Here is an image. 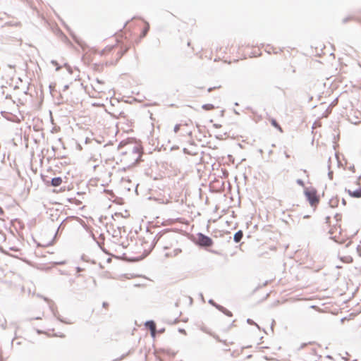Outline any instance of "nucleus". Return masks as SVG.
I'll use <instances>...</instances> for the list:
<instances>
[{
	"label": "nucleus",
	"instance_id": "1",
	"mask_svg": "<svg viewBox=\"0 0 361 361\" xmlns=\"http://www.w3.org/2000/svg\"><path fill=\"white\" fill-rule=\"evenodd\" d=\"M116 44L111 45H107L104 49L102 50H97L94 49H90L89 51L91 54L97 55L99 54L101 56H108L109 55L113 54L116 51H117V57L120 58L122 56V53H120L121 51V47H118V44L121 42L119 39V35H116L115 37Z\"/></svg>",
	"mask_w": 361,
	"mask_h": 361
},
{
	"label": "nucleus",
	"instance_id": "2",
	"mask_svg": "<svg viewBox=\"0 0 361 361\" xmlns=\"http://www.w3.org/2000/svg\"><path fill=\"white\" fill-rule=\"evenodd\" d=\"M329 234L331 239L340 244L345 243L348 240L347 234L341 229L340 224L331 228Z\"/></svg>",
	"mask_w": 361,
	"mask_h": 361
},
{
	"label": "nucleus",
	"instance_id": "3",
	"mask_svg": "<svg viewBox=\"0 0 361 361\" xmlns=\"http://www.w3.org/2000/svg\"><path fill=\"white\" fill-rule=\"evenodd\" d=\"M304 194L305 195V197L308 200L310 204L312 207L316 208L320 201L319 196L317 194V191L314 188H309L305 190Z\"/></svg>",
	"mask_w": 361,
	"mask_h": 361
},
{
	"label": "nucleus",
	"instance_id": "4",
	"mask_svg": "<svg viewBox=\"0 0 361 361\" xmlns=\"http://www.w3.org/2000/svg\"><path fill=\"white\" fill-rule=\"evenodd\" d=\"M192 126L187 123L178 124L174 127V132L178 137H185L191 135Z\"/></svg>",
	"mask_w": 361,
	"mask_h": 361
},
{
	"label": "nucleus",
	"instance_id": "5",
	"mask_svg": "<svg viewBox=\"0 0 361 361\" xmlns=\"http://www.w3.org/2000/svg\"><path fill=\"white\" fill-rule=\"evenodd\" d=\"M346 190L352 197H361V185L357 181H354L349 184Z\"/></svg>",
	"mask_w": 361,
	"mask_h": 361
},
{
	"label": "nucleus",
	"instance_id": "6",
	"mask_svg": "<svg viewBox=\"0 0 361 361\" xmlns=\"http://www.w3.org/2000/svg\"><path fill=\"white\" fill-rule=\"evenodd\" d=\"M197 243L203 247H210L213 245V241L209 237L202 234H197Z\"/></svg>",
	"mask_w": 361,
	"mask_h": 361
},
{
	"label": "nucleus",
	"instance_id": "7",
	"mask_svg": "<svg viewBox=\"0 0 361 361\" xmlns=\"http://www.w3.org/2000/svg\"><path fill=\"white\" fill-rule=\"evenodd\" d=\"M145 326L150 330L152 337L156 334V324L153 321L146 322Z\"/></svg>",
	"mask_w": 361,
	"mask_h": 361
},
{
	"label": "nucleus",
	"instance_id": "8",
	"mask_svg": "<svg viewBox=\"0 0 361 361\" xmlns=\"http://www.w3.org/2000/svg\"><path fill=\"white\" fill-rule=\"evenodd\" d=\"M140 24H141L140 26L142 27V29H143L140 36L142 37H143L146 36V35L149 29V25L148 23H144V22L140 23Z\"/></svg>",
	"mask_w": 361,
	"mask_h": 361
},
{
	"label": "nucleus",
	"instance_id": "9",
	"mask_svg": "<svg viewBox=\"0 0 361 361\" xmlns=\"http://www.w3.org/2000/svg\"><path fill=\"white\" fill-rule=\"evenodd\" d=\"M62 182L63 180L61 177L54 178L51 180V185L55 187L59 186L62 183Z\"/></svg>",
	"mask_w": 361,
	"mask_h": 361
},
{
	"label": "nucleus",
	"instance_id": "10",
	"mask_svg": "<svg viewBox=\"0 0 361 361\" xmlns=\"http://www.w3.org/2000/svg\"><path fill=\"white\" fill-rule=\"evenodd\" d=\"M243 236V232L241 231H238L234 235V240L236 243H238L241 240Z\"/></svg>",
	"mask_w": 361,
	"mask_h": 361
},
{
	"label": "nucleus",
	"instance_id": "11",
	"mask_svg": "<svg viewBox=\"0 0 361 361\" xmlns=\"http://www.w3.org/2000/svg\"><path fill=\"white\" fill-rule=\"evenodd\" d=\"M202 109L206 111H211L214 109V106L212 104H207L202 106Z\"/></svg>",
	"mask_w": 361,
	"mask_h": 361
},
{
	"label": "nucleus",
	"instance_id": "12",
	"mask_svg": "<svg viewBox=\"0 0 361 361\" xmlns=\"http://www.w3.org/2000/svg\"><path fill=\"white\" fill-rule=\"evenodd\" d=\"M271 123L272 126H274L275 128H278L281 132H282V129L280 127V126L278 124V123L276 121V120L272 119L271 121Z\"/></svg>",
	"mask_w": 361,
	"mask_h": 361
},
{
	"label": "nucleus",
	"instance_id": "13",
	"mask_svg": "<svg viewBox=\"0 0 361 361\" xmlns=\"http://www.w3.org/2000/svg\"><path fill=\"white\" fill-rule=\"evenodd\" d=\"M227 49H228V44L222 46L219 48V51H223L222 52L224 53L225 54H228Z\"/></svg>",
	"mask_w": 361,
	"mask_h": 361
},
{
	"label": "nucleus",
	"instance_id": "14",
	"mask_svg": "<svg viewBox=\"0 0 361 361\" xmlns=\"http://www.w3.org/2000/svg\"><path fill=\"white\" fill-rule=\"evenodd\" d=\"M220 88H221V85H217V86H214V87H209V88L208 89V91H209V92H211V91L214 90H216V89H220Z\"/></svg>",
	"mask_w": 361,
	"mask_h": 361
},
{
	"label": "nucleus",
	"instance_id": "15",
	"mask_svg": "<svg viewBox=\"0 0 361 361\" xmlns=\"http://www.w3.org/2000/svg\"><path fill=\"white\" fill-rule=\"evenodd\" d=\"M331 112V109L330 107H329L326 109V114L325 115V116L326 117Z\"/></svg>",
	"mask_w": 361,
	"mask_h": 361
},
{
	"label": "nucleus",
	"instance_id": "16",
	"mask_svg": "<svg viewBox=\"0 0 361 361\" xmlns=\"http://www.w3.org/2000/svg\"><path fill=\"white\" fill-rule=\"evenodd\" d=\"M297 183H298L299 185H302V186H304V183H303V181H302V180H297Z\"/></svg>",
	"mask_w": 361,
	"mask_h": 361
},
{
	"label": "nucleus",
	"instance_id": "17",
	"mask_svg": "<svg viewBox=\"0 0 361 361\" xmlns=\"http://www.w3.org/2000/svg\"><path fill=\"white\" fill-rule=\"evenodd\" d=\"M357 250L360 256H361V247H360V245L357 246Z\"/></svg>",
	"mask_w": 361,
	"mask_h": 361
},
{
	"label": "nucleus",
	"instance_id": "18",
	"mask_svg": "<svg viewBox=\"0 0 361 361\" xmlns=\"http://www.w3.org/2000/svg\"><path fill=\"white\" fill-rule=\"evenodd\" d=\"M179 331L181 332L183 334H186V332H185V331L184 329H180Z\"/></svg>",
	"mask_w": 361,
	"mask_h": 361
},
{
	"label": "nucleus",
	"instance_id": "19",
	"mask_svg": "<svg viewBox=\"0 0 361 361\" xmlns=\"http://www.w3.org/2000/svg\"><path fill=\"white\" fill-rule=\"evenodd\" d=\"M0 361H2L1 358H0Z\"/></svg>",
	"mask_w": 361,
	"mask_h": 361
}]
</instances>
